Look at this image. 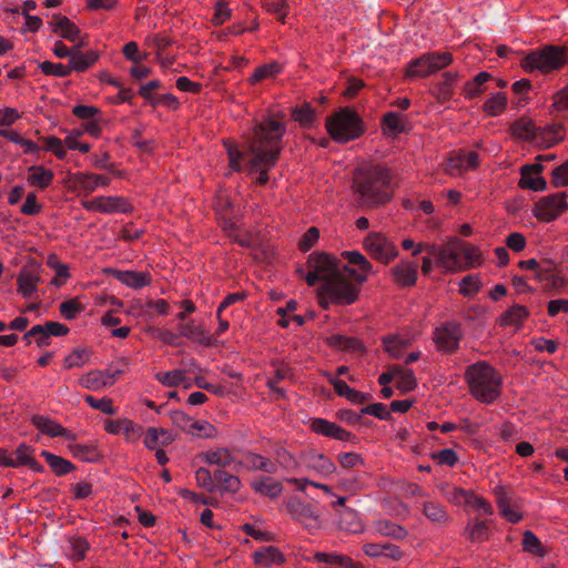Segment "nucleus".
<instances>
[{
    "label": "nucleus",
    "instance_id": "11",
    "mask_svg": "<svg viewBox=\"0 0 568 568\" xmlns=\"http://www.w3.org/2000/svg\"><path fill=\"white\" fill-rule=\"evenodd\" d=\"M88 212L101 214L131 213L133 205L128 197L120 195H99L81 202Z\"/></svg>",
    "mask_w": 568,
    "mask_h": 568
},
{
    "label": "nucleus",
    "instance_id": "33",
    "mask_svg": "<svg viewBox=\"0 0 568 568\" xmlns=\"http://www.w3.org/2000/svg\"><path fill=\"white\" fill-rule=\"evenodd\" d=\"M45 264L54 271V276L50 281L51 286L61 287L71 277L69 265L62 263L55 253L48 255Z\"/></svg>",
    "mask_w": 568,
    "mask_h": 568
},
{
    "label": "nucleus",
    "instance_id": "39",
    "mask_svg": "<svg viewBox=\"0 0 568 568\" xmlns=\"http://www.w3.org/2000/svg\"><path fill=\"white\" fill-rule=\"evenodd\" d=\"M67 447L71 456L81 462L94 463L100 459V453L93 444H78L74 440L69 442Z\"/></svg>",
    "mask_w": 568,
    "mask_h": 568
},
{
    "label": "nucleus",
    "instance_id": "15",
    "mask_svg": "<svg viewBox=\"0 0 568 568\" xmlns=\"http://www.w3.org/2000/svg\"><path fill=\"white\" fill-rule=\"evenodd\" d=\"M479 165V156L475 151H454L445 164V172L452 176H458L467 171H474Z\"/></svg>",
    "mask_w": 568,
    "mask_h": 568
},
{
    "label": "nucleus",
    "instance_id": "19",
    "mask_svg": "<svg viewBox=\"0 0 568 568\" xmlns=\"http://www.w3.org/2000/svg\"><path fill=\"white\" fill-rule=\"evenodd\" d=\"M460 328L456 323H445L434 331V342L439 351L452 353L458 347Z\"/></svg>",
    "mask_w": 568,
    "mask_h": 568
},
{
    "label": "nucleus",
    "instance_id": "13",
    "mask_svg": "<svg viewBox=\"0 0 568 568\" xmlns=\"http://www.w3.org/2000/svg\"><path fill=\"white\" fill-rule=\"evenodd\" d=\"M300 459L306 470L321 478H329L337 473L335 462L328 455L316 448L303 450L300 455Z\"/></svg>",
    "mask_w": 568,
    "mask_h": 568
},
{
    "label": "nucleus",
    "instance_id": "43",
    "mask_svg": "<svg viewBox=\"0 0 568 568\" xmlns=\"http://www.w3.org/2000/svg\"><path fill=\"white\" fill-rule=\"evenodd\" d=\"M465 537L471 542L481 544L489 539V526L485 520H470L464 530Z\"/></svg>",
    "mask_w": 568,
    "mask_h": 568
},
{
    "label": "nucleus",
    "instance_id": "25",
    "mask_svg": "<svg viewBox=\"0 0 568 568\" xmlns=\"http://www.w3.org/2000/svg\"><path fill=\"white\" fill-rule=\"evenodd\" d=\"M242 468L248 470H263L266 473L276 471V466L273 462H271L268 458L262 455L254 453H246L243 455L241 459L236 458V465H234V470L240 471Z\"/></svg>",
    "mask_w": 568,
    "mask_h": 568
},
{
    "label": "nucleus",
    "instance_id": "22",
    "mask_svg": "<svg viewBox=\"0 0 568 568\" xmlns=\"http://www.w3.org/2000/svg\"><path fill=\"white\" fill-rule=\"evenodd\" d=\"M542 169L540 163L524 165L520 170L519 186L535 192L544 191L547 183L541 176Z\"/></svg>",
    "mask_w": 568,
    "mask_h": 568
},
{
    "label": "nucleus",
    "instance_id": "32",
    "mask_svg": "<svg viewBox=\"0 0 568 568\" xmlns=\"http://www.w3.org/2000/svg\"><path fill=\"white\" fill-rule=\"evenodd\" d=\"M253 559L257 566L266 568L281 566L285 561L283 554L273 546L257 549L253 554Z\"/></svg>",
    "mask_w": 568,
    "mask_h": 568
},
{
    "label": "nucleus",
    "instance_id": "61",
    "mask_svg": "<svg viewBox=\"0 0 568 568\" xmlns=\"http://www.w3.org/2000/svg\"><path fill=\"white\" fill-rule=\"evenodd\" d=\"M523 550L538 557H545L546 550L539 538L530 530L523 535Z\"/></svg>",
    "mask_w": 568,
    "mask_h": 568
},
{
    "label": "nucleus",
    "instance_id": "1",
    "mask_svg": "<svg viewBox=\"0 0 568 568\" xmlns=\"http://www.w3.org/2000/svg\"><path fill=\"white\" fill-rule=\"evenodd\" d=\"M286 131L285 116L281 112H270L261 121L255 122L252 135L246 138V151H241L233 140H224L229 166L234 172L244 168L250 173L258 172L256 183L268 182V171L275 166L281 150L282 139Z\"/></svg>",
    "mask_w": 568,
    "mask_h": 568
},
{
    "label": "nucleus",
    "instance_id": "7",
    "mask_svg": "<svg viewBox=\"0 0 568 568\" xmlns=\"http://www.w3.org/2000/svg\"><path fill=\"white\" fill-rule=\"evenodd\" d=\"M568 61L566 49L559 45H546L540 50L527 53L520 61V67L528 73L542 74L559 70Z\"/></svg>",
    "mask_w": 568,
    "mask_h": 568
},
{
    "label": "nucleus",
    "instance_id": "3",
    "mask_svg": "<svg viewBox=\"0 0 568 568\" xmlns=\"http://www.w3.org/2000/svg\"><path fill=\"white\" fill-rule=\"evenodd\" d=\"M428 253L435 258L436 266L444 274H455L476 268L483 264V254L478 246L450 237L445 243L427 245Z\"/></svg>",
    "mask_w": 568,
    "mask_h": 568
},
{
    "label": "nucleus",
    "instance_id": "14",
    "mask_svg": "<svg viewBox=\"0 0 568 568\" xmlns=\"http://www.w3.org/2000/svg\"><path fill=\"white\" fill-rule=\"evenodd\" d=\"M392 382L396 383V387L402 393L412 392L417 386L414 372L404 365H392L378 377L379 385H387Z\"/></svg>",
    "mask_w": 568,
    "mask_h": 568
},
{
    "label": "nucleus",
    "instance_id": "20",
    "mask_svg": "<svg viewBox=\"0 0 568 568\" xmlns=\"http://www.w3.org/2000/svg\"><path fill=\"white\" fill-rule=\"evenodd\" d=\"M31 424L43 435L49 436L50 438L55 437H64L68 442L77 440V435L71 430L63 427L57 420L44 416V415H33L31 417Z\"/></svg>",
    "mask_w": 568,
    "mask_h": 568
},
{
    "label": "nucleus",
    "instance_id": "40",
    "mask_svg": "<svg viewBox=\"0 0 568 568\" xmlns=\"http://www.w3.org/2000/svg\"><path fill=\"white\" fill-rule=\"evenodd\" d=\"M528 316L529 312L525 306L514 305L500 316L499 324L519 329Z\"/></svg>",
    "mask_w": 568,
    "mask_h": 568
},
{
    "label": "nucleus",
    "instance_id": "41",
    "mask_svg": "<svg viewBox=\"0 0 568 568\" xmlns=\"http://www.w3.org/2000/svg\"><path fill=\"white\" fill-rule=\"evenodd\" d=\"M328 382L333 385L337 395L345 397L352 403L362 404L367 400V396L354 388H351L344 381L334 377L331 374H325Z\"/></svg>",
    "mask_w": 568,
    "mask_h": 568
},
{
    "label": "nucleus",
    "instance_id": "18",
    "mask_svg": "<svg viewBox=\"0 0 568 568\" xmlns=\"http://www.w3.org/2000/svg\"><path fill=\"white\" fill-rule=\"evenodd\" d=\"M287 513L306 527H314L318 523L316 509L298 497H290L285 504Z\"/></svg>",
    "mask_w": 568,
    "mask_h": 568
},
{
    "label": "nucleus",
    "instance_id": "38",
    "mask_svg": "<svg viewBox=\"0 0 568 568\" xmlns=\"http://www.w3.org/2000/svg\"><path fill=\"white\" fill-rule=\"evenodd\" d=\"M457 80V73L445 72L442 75L440 82H438L432 90V93L436 100L442 103L449 101L454 94Z\"/></svg>",
    "mask_w": 568,
    "mask_h": 568
},
{
    "label": "nucleus",
    "instance_id": "17",
    "mask_svg": "<svg viewBox=\"0 0 568 568\" xmlns=\"http://www.w3.org/2000/svg\"><path fill=\"white\" fill-rule=\"evenodd\" d=\"M50 27L53 33L69 42L77 43L78 48L87 43V37H83L78 26L65 16L54 14Z\"/></svg>",
    "mask_w": 568,
    "mask_h": 568
},
{
    "label": "nucleus",
    "instance_id": "62",
    "mask_svg": "<svg viewBox=\"0 0 568 568\" xmlns=\"http://www.w3.org/2000/svg\"><path fill=\"white\" fill-rule=\"evenodd\" d=\"M423 514L432 521L446 523L448 521V515L445 508L435 501H426L423 505Z\"/></svg>",
    "mask_w": 568,
    "mask_h": 568
},
{
    "label": "nucleus",
    "instance_id": "50",
    "mask_svg": "<svg viewBox=\"0 0 568 568\" xmlns=\"http://www.w3.org/2000/svg\"><path fill=\"white\" fill-rule=\"evenodd\" d=\"M538 281L545 290H561L567 284V280L562 274L548 268L538 272Z\"/></svg>",
    "mask_w": 568,
    "mask_h": 568
},
{
    "label": "nucleus",
    "instance_id": "31",
    "mask_svg": "<svg viewBox=\"0 0 568 568\" xmlns=\"http://www.w3.org/2000/svg\"><path fill=\"white\" fill-rule=\"evenodd\" d=\"M251 488L256 494L268 498H276L283 491L282 483L273 477L267 476H262L254 479L251 483Z\"/></svg>",
    "mask_w": 568,
    "mask_h": 568
},
{
    "label": "nucleus",
    "instance_id": "4",
    "mask_svg": "<svg viewBox=\"0 0 568 568\" xmlns=\"http://www.w3.org/2000/svg\"><path fill=\"white\" fill-rule=\"evenodd\" d=\"M353 190L362 204L366 206L385 204L394 194L392 173L382 165L358 168L354 173Z\"/></svg>",
    "mask_w": 568,
    "mask_h": 568
},
{
    "label": "nucleus",
    "instance_id": "35",
    "mask_svg": "<svg viewBox=\"0 0 568 568\" xmlns=\"http://www.w3.org/2000/svg\"><path fill=\"white\" fill-rule=\"evenodd\" d=\"M33 453L34 449L31 446L24 443L20 444L14 450V453H12L14 464L12 468L28 466L30 469L34 471H42L43 467L37 462V459L33 456Z\"/></svg>",
    "mask_w": 568,
    "mask_h": 568
},
{
    "label": "nucleus",
    "instance_id": "23",
    "mask_svg": "<svg viewBox=\"0 0 568 568\" xmlns=\"http://www.w3.org/2000/svg\"><path fill=\"white\" fill-rule=\"evenodd\" d=\"M196 458L207 465L222 468L232 467L234 469V465H236V456L232 450L225 447L202 452L197 454Z\"/></svg>",
    "mask_w": 568,
    "mask_h": 568
},
{
    "label": "nucleus",
    "instance_id": "52",
    "mask_svg": "<svg viewBox=\"0 0 568 568\" xmlns=\"http://www.w3.org/2000/svg\"><path fill=\"white\" fill-rule=\"evenodd\" d=\"M281 72L282 65L277 62H271L260 65L254 70L253 74L248 79V83L254 85L264 80L273 79Z\"/></svg>",
    "mask_w": 568,
    "mask_h": 568
},
{
    "label": "nucleus",
    "instance_id": "34",
    "mask_svg": "<svg viewBox=\"0 0 568 568\" xmlns=\"http://www.w3.org/2000/svg\"><path fill=\"white\" fill-rule=\"evenodd\" d=\"M405 116L398 112H387L381 120V128L384 135L396 138L405 131Z\"/></svg>",
    "mask_w": 568,
    "mask_h": 568
},
{
    "label": "nucleus",
    "instance_id": "26",
    "mask_svg": "<svg viewBox=\"0 0 568 568\" xmlns=\"http://www.w3.org/2000/svg\"><path fill=\"white\" fill-rule=\"evenodd\" d=\"M101 52L97 49H90L84 52L77 47L69 60L71 72H85L91 69L100 59Z\"/></svg>",
    "mask_w": 568,
    "mask_h": 568
},
{
    "label": "nucleus",
    "instance_id": "63",
    "mask_svg": "<svg viewBox=\"0 0 568 568\" xmlns=\"http://www.w3.org/2000/svg\"><path fill=\"white\" fill-rule=\"evenodd\" d=\"M481 287V281L478 275H467L459 282V293L465 297L475 296Z\"/></svg>",
    "mask_w": 568,
    "mask_h": 568
},
{
    "label": "nucleus",
    "instance_id": "29",
    "mask_svg": "<svg viewBox=\"0 0 568 568\" xmlns=\"http://www.w3.org/2000/svg\"><path fill=\"white\" fill-rule=\"evenodd\" d=\"M65 185L73 192L89 195L95 191L92 173L75 172L69 173L65 179Z\"/></svg>",
    "mask_w": 568,
    "mask_h": 568
},
{
    "label": "nucleus",
    "instance_id": "12",
    "mask_svg": "<svg viewBox=\"0 0 568 568\" xmlns=\"http://www.w3.org/2000/svg\"><path fill=\"white\" fill-rule=\"evenodd\" d=\"M568 210L565 193H556L540 197L532 206V215L544 223L557 220Z\"/></svg>",
    "mask_w": 568,
    "mask_h": 568
},
{
    "label": "nucleus",
    "instance_id": "16",
    "mask_svg": "<svg viewBox=\"0 0 568 568\" xmlns=\"http://www.w3.org/2000/svg\"><path fill=\"white\" fill-rule=\"evenodd\" d=\"M308 428L316 435L341 442H353L355 439V435L351 432L341 427L336 423L321 417L310 418Z\"/></svg>",
    "mask_w": 568,
    "mask_h": 568
},
{
    "label": "nucleus",
    "instance_id": "59",
    "mask_svg": "<svg viewBox=\"0 0 568 568\" xmlns=\"http://www.w3.org/2000/svg\"><path fill=\"white\" fill-rule=\"evenodd\" d=\"M339 467L344 470H351L365 466V459L359 453L343 452L336 457Z\"/></svg>",
    "mask_w": 568,
    "mask_h": 568
},
{
    "label": "nucleus",
    "instance_id": "47",
    "mask_svg": "<svg viewBox=\"0 0 568 568\" xmlns=\"http://www.w3.org/2000/svg\"><path fill=\"white\" fill-rule=\"evenodd\" d=\"M41 456L57 476H64L75 469V466L71 462L48 450H42Z\"/></svg>",
    "mask_w": 568,
    "mask_h": 568
},
{
    "label": "nucleus",
    "instance_id": "57",
    "mask_svg": "<svg viewBox=\"0 0 568 568\" xmlns=\"http://www.w3.org/2000/svg\"><path fill=\"white\" fill-rule=\"evenodd\" d=\"M214 477H215V479L219 484V487L222 491L235 494V493L240 491V489L242 487V483H241L240 478L237 476H234L226 471L219 470L215 473Z\"/></svg>",
    "mask_w": 568,
    "mask_h": 568
},
{
    "label": "nucleus",
    "instance_id": "9",
    "mask_svg": "<svg viewBox=\"0 0 568 568\" xmlns=\"http://www.w3.org/2000/svg\"><path fill=\"white\" fill-rule=\"evenodd\" d=\"M342 257L347 260L348 265L341 268V274L349 284L356 285L359 293L361 285L368 278L373 265L365 255L357 251H344Z\"/></svg>",
    "mask_w": 568,
    "mask_h": 568
},
{
    "label": "nucleus",
    "instance_id": "48",
    "mask_svg": "<svg viewBox=\"0 0 568 568\" xmlns=\"http://www.w3.org/2000/svg\"><path fill=\"white\" fill-rule=\"evenodd\" d=\"M409 344L410 341L400 335H390L383 339L385 352L393 358H400Z\"/></svg>",
    "mask_w": 568,
    "mask_h": 568
},
{
    "label": "nucleus",
    "instance_id": "28",
    "mask_svg": "<svg viewBox=\"0 0 568 568\" xmlns=\"http://www.w3.org/2000/svg\"><path fill=\"white\" fill-rule=\"evenodd\" d=\"M39 283V271L37 268L23 267L17 278L18 293L24 298H30L37 292Z\"/></svg>",
    "mask_w": 568,
    "mask_h": 568
},
{
    "label": "nucleus",
    "instance_id": "44",
    "mask_svg": "<svg viewBox=\"0 0 568 568\" xmlns=\"http://www.w3.org/2000/svg\"><path fill=\"white\" fill-rule=\"evenodd\" d=\"M314 560L320 564L339 566L343 568H363L361 564L354 561L351 557L335 552H316Z\"/></svg>",
    "mask_w": 568,
    "mask_h": 568
},
{
    "label": "nucleus",
    "instance_id": "27",
    "mask_svg": "<svg viewBox=\"0 0 568 568\" xmlns=\"http://www.w3.org/2000/svg\"><path fill=\"white\" fill-rule=\"evenodd\" d=\"M106 273L131 288H142L151 284V276L146 272L108 270Z\"/></svg>",
    "mask_w": 568,
    "mask_h": 568
},
{
    "label": "nucleus",
    "instance_id": "42",
    "mask_svg": "<svg viewBox=\"0 0 568 568\" xmlns=\"http://www.w3.org/2000/svg\"><path fill=\"white\" fill-rule=\"evenodd\" d=\"M328 346L344 352H363L364 346L363 343L356 338L351 336H345L341 334H332L326 339Z\"/></svg>",
    "mask_w": 568,
    "mask_h": 568
},
{
    "label": "nucleus",
    "instance_id": "24",
    "mask_svg": "<svg viewBox=\"0 0 568 568\" xmlns=\"http://www.w3.org/2000/svg\"><path fill=\"white\" fill-rule=\"evenodd\" d=\"M118 373L105 371H92L79 378V384L90 390H99L112 386L116 381Z\"/></svg>",
    "mask_w": 568,
    "mask_h": 568
},
{
    "label": "nucleus",
    "instance_id": "21",
    "mask_svg": "<svg viewBox=\"0 0 568 568\" xmlns=\"http://www.w3.org/2000/svg\"><path fill=\"white\" fill-rule=\"evenodd\" d=\"M392 281L399 287L415 285L418 276V263L416 261L402 260L389 270Z\"/></svg>",
    "mask_w": 568,
    "mask_h": 568
},
{
    "label": "nucleus",
    "instance_id": "54",
    "mask_svg": "<svg viewBox=\"0 0 568 568\" xmlns=\"http://www.w3.org/2000/svg\"><path fill=\"white\" fill-rule=\"evenodd\" d=\"M40 142L42 143V151L51 152L58 160H64L67 158V150L62 139L54 135H47L41 136Z\"/></svg>",
    "mask_w": 568,
    "mask_h": 568
},
{
    "label": "nucleus",
    "instance_id": "55",
    "mask_svg": "<svg viewBox=\"0 0 568 568\" xmlns=\"http://www.w3.org/2000/svg\"><path fill=\"white\" fill-rule=\"evenodd\" d=\"M69 549L68 556L71 560L79 562L85 558L88 550L90 549V544L83 537H71L68 540Z\"/></svg>",
    "mask_w": 568,
    "mask_h": 568
},
{
    "label": "nucleus",
    "instance_id": "36",
    "mask_svg": "<svg viewBox=\"0 0 568 568\" xmlns=\"http://www.w3.org/2000/svg\"><path fill=\"white\" fill-rule=\"evenodd\" d=\"M564 138V130L560 124H554L545 128H540L536 130L534 136V143L544 146L550 148L554 144L561 141Z\"/></svg>",
    "mask_w": 568,
    "mask_h": 568
},
{
    "label": "nucleus",
    "instance_id": "46",
    "mask_svg": "<svg viewBox=\"0 0 568 568\" xmlns=\"http://www.w3.org/2000/svg\"><path fill=\"white\" fill-rule=\"evenodd\" d=\"M507 104V95L504 92H496L485 100L483 111L489 116H498L505 112Z\"/></svg>",
    "mask_w": 568,
    "mask_h": 568
},
{
    "label": "nucleus",
    "instance_id": "2",
    "mask_svg": "<svg viewBox=\"0 0 568 568\" xmlns=\"http://www.w3.org/2000/svg\"><path fill=\"white\" fill-rule=\"evenodd\" d=\"M305 281L310 286L322 282L317 288L318 304L327 310L329 305H351L358 298L356 285L349 284L341 274L337 260L327 253H312L307 261Z\"/></svg>",
    "mask_w": 568,
    "mask_h": 568
},
{
    "label": "nucleus",
    "instance_id": "5",
    "mask_svg": "<svg viewBox=\"0 0 568 568\" xmlns=\"http://www.w3.org/2000/svg\"><path fill=\"white\" fill-rule=\"evenodd\" d=\"M469 394L483 404H493L501 395L503 377L488 363L480 361L465 371Z\"/></svg>",
    "mask_w": 568,
    "mask_h": 568
},
{
    "label": "nucleus",
    "instance_id": "53",
    "mask_svg": "<svg viewBox=\"0 0 568 568\" xmlns=\"http://www.w3.org/2000/svg\"><path fill=\"white\" fill-rule=\"evenodd\" d=\"M488 72H479L471 81L465 83L463 93L466 99H474L484 92V84L490 80Z\"/></svg>",
    "mask_w": 568,
    "mask_h": 568
},
{
    "label": "nucleus",
    "instance_id": "58",
    "mask_svg": "<svg viewBox=\"0 0 568 568\" xmlns=\"http://www.w3.org/2000/svg\"><path fill=\"white\" fill-rule=\"evenodd\" d=\"M535 132L536 128L532 121L527 118H520L516 120L511 125L513 135L521 140L534 141Z\"/></svg>",
    "mask_w": 568,
    "mask_h": 568
},
{
    "label": "nucleus",
    "instance_id": "49",
    "mask_svg": "<svg viewBox=\"0 0 568 568\" xmlns=\"http://www.w3.org/2000/svg\"><path fill=\"white\" fill-rule=\"evenodd\" d=\"M339 525L343 529L352 534L362 532L364 529L363 523L357 511L352 508H344L339 514Z\"/></svg>",
    "mask_w": 568,
    "mask_h": 568
},
{
    "label": "nucleus",
    "instance_id": "6",
    "mask_svg": "<svg viewBox=\"0 0 568 568\" xmlns=\"http://www.w3.org/2000/svg\"><path fill=\"white\" fill-rule=\"evenodd\" d=\"M331 138L338 143L358 139L365 131L359 115L351 108H342L328 116L325 122Z\"/></svg>",
    "mask_w": 568,
    "mask_h": 568
},
{
    "label": "nucleus",
    "instance_id": "10",
    "mask_svg": "<svg viewBox=\"0 0 568 568\" xmlns=\"http://www.w3.org/2000/svg\"><path fill=\"white\" fill-rule=\"evenodd\" d=\"M363 247L373 260L385 265L398 256L395 243L381 232H369L363 240Z\"/></svg>",
    "mask_w": 568,
    "mask_h": 568
},
{
    "label": "nucleus",
    "instance_id": "51",
    "mask_svg": "<svg viewBox=\"0 0 568 568\" xmlns=\"http://www.w3.org/2000/svg\"><path fill=\"white\" fill-rule=\"evenodd\" d=\"M439 491L447 501L460 506L466 504L470 490L450 484H443L439 486Z\"/></svg>",
    "mask_w": 568,
    "mask_h": 568
},
{
    "label": "nucleus",
    "instance_id": "30",
    "mask_svg": "<svg viewBox=\"0 0 568 568\" xmlns=\"http://www.w3.org/2000/svg\"><path fill=\"white\" fill-rule=\"evenodd\" d=\"M53 180V171L43 165H32L28 169L27 183L29 186L44 190L52 184Z\"/></svg>",
    "mask_w": 568,
    "mask_h": 568
},
{
    "label": "nucleus",
    "instance_id": "60",
    "mask_svg": "<svg viewBox=\"0 0 568 568\" xmlns=\"http://www.w3.org/2000/svg\"><path fill=\"white\" fill-rule=\"evenodd\" d=\"M216 427L207 420H195L193 419L189 435L200 438H215L217 437Z\"/></svg>",
    "mask_w": 568,
    "mask_h": 568
},
{
    "label": "nucleus",
    "instance_id": "8",
    "mask_svg": "<svg viewBox=\"0 0 568 568\" xmlns=\"http://www.w3.org/2000/svg\"><path fill=\"white\" fill-rule=\"evenodd\" d=\"M453 62V57L449 52H429L412 60L406 70V78H426Z\"/></svg>",
    "mask_w": 568,
    "mask_h": 568
},
{
    "label": "nucleus",
    "instance_id": "64",
    "mask_svg": "<svg viewBox=\"0 0 568 568\" xmlns=\"http://www.w3.org/2000/svg\"><path fill=\"white\" fill-rule=\"evenodd\" d=\"M143 434V428L138 423L129 419V418H122V426H121V434L124 436L126 442H138Z\"/></svg>",
    "mask_w": 568,
    "mask_h": 568
},
{
    "label": "nucleus",
    "instance_id": "37",
    "mask_svg": "<svg viewBox=\"0 0 568 568\" xmlns=\"http://www.w3.org/2000/svg\"><path fill=\"white\" fill-rule=\"evenodd\" d=\"M155 379L168 387L183 386L184 389H190L193 386L192 379L186 376V372L183 369L159 372L155 374Z\"/></svg>",
    "mask_w": 568,
    "mask_h": 568
},
{
    "label": "nucleus",
    "instance_id": "56",
    "mask_svg": "<svg viewBox=\"0 0 568 568\" xmlns=\"http://www.w3.org/2000/svg\"><path fill=\"white\" fill-rule=\"evenodd\" d=\"M180 335L191 341L207 345L210 338L205 336L204 331L196 326L193 321H189L179 326Z\"/></svg>",
    "mask_w": 568,
    "mask_h": 568
},
{
    "label": "nucleus",
    "instance_id": "45",
    "mask_svg": "<svg viewBox=\"0 0 568 568\" xmlns=\"http://www.w3.org/2000/svg\"><path fill=\"white\" fill-rule=\"evenodd\" d=\"M374 528L377 534L384 537H392L394 539H405L408 536V531L405 527L397 525L387 519H379L374 524Z\"/></svg>",
    "mask_w": 568,
    "mask_h": 568
}]
</instances>
